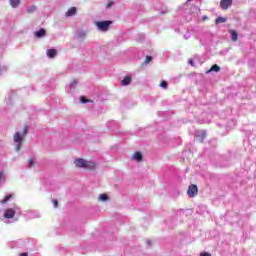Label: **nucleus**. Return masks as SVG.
Instances as JSON below:
<instances>
[{
	"label": "nucleus",
	"mask_w": 256,
	"mask_h": 256,
	"mask_svg": "<svg viewBox=\"0 0 256 256\" xmlns=\"http://www.w3.org/2000/svg\"><path fill=\"white\" fill-rule=\"evenodd\" d=\"M52 203L55 208L59 207V202L57 200H52Z\"/></svg>",
	"instance_id": "obj_27"
},
{
	"label": "nucleus",
	"mask_w": 256,
	"mask_h": 256,
	"mask_svg": "<svg viewBox=\"0 0 256 256\" xmlns=\"http://www.w3.org/2000/svg\"><path fill=\"white\" fill-rule=\"evenodd\" d=\"M99 199H100V201H108L109 196H107V194H101L99 196Z\"/></svg>",
	"instance_id": "obj_20"
},
{
	"label": "nucleus",
	"mask_w": 256,
	"mask_h": 256,
	"mask_svg": "<svg viewBox=\"0 0 256 256\" xmlns=\"http://www.w3.org/2000/svg\"><path fill=\"white\" fill-rule=\"evenodd\" d=\"M231 5H233V0H221L220 1V7L223 9V11H226V9L230 8Z\"/></svg>",
	"instance_id": "obj_6"
},
{
	"label": "nucleus",
	"mask_w": 256,
	"mask_h": 256,
	"mask_svg": "<svg viewBox=\"0 0 256 256\" xmlns=\"http://www.w3.org/2000/svg\"><path fill=\"white\" fill-rule=\"evenodd\" d=\"M28 162L30 167H33L35 165V162L33 161V159H29Z\"/></svg>",
	"instance_id": "obj_29"
},
{
	"label": "nucleus",
	"mask_w": 256,
	"mask_h": 256,
	"mask_svg": "<svg viewBox=\"0 0 256 256\" xmlns=\"http://www.w3.org/2000/svg\"><path fill=\"white\" fill-rule=\"evenodd\" d=\"M20 256H29L27 253H21Z\"/></svg>",
	"instance_id": "obj_33"
},
{
	"label": "nucleus",
	"mask_w": 256,
	"mask_h": 256,
	"mask_svg": "<svg viewBox=\"0 0 256 256\" xmlns=\"http://www.w3.org/2000/svg\"><path fill=\"white\" fill-rule=\"evenodd\" d=\"M131 81L132 78L130 76H126L122 81H121V85H123L124 87L127 85H131Z\"/></svg>",
	"instance_id": "obj_12"
},
{
	"label": "nucleus",
	"mask_w": 256,
	"mask_h": 256,
	"mask_svg": "<svg viewBox=\"0 0 256 256\" xmlns=\"http://www.w3.org/2000/svg\"><path fill=\"white\" fill-rule=\"evenodd\" d=\"M66 17H73V15H77V8L76 7H71L67 12H66Z\"/></svg>",
	"instance_id": "obj_8"
},
{
	"label": "nucleus",
	"mask_w": 256,
	"mask_h": 256,
	"mask_svg": "<svg viewBox=\"0 0 256 256\" xmlns=\"http://www.w3.org/2000/svg\"><path fill=\"white\" fill-rule=\"evenodd\" d=\"M9 3L11 5V7H13L14 9L19 7V5L21 4V0H9Z\"/></svg>",
	"instance_id": "obj_15"
},
{
	"label": "nucleus",
	"mask_w": 256,
	"mask_h": 256,
	"mask_svg": "<svg viewBox=\"0 0 256 256\" xmlns=\"http://www.w3.org/2000/svg\"><path fill=\"white\" fill-rule=\"evenodd\" d=\"M151 61H153V57L147 56L144 63L147 65V64L151 63Z\"/></svg>",
	"instance_id": "obj_22"
},
{
	"label": "nucleus",
	"mask_w": 256,
	"mask_h": 256,
	"mask_svg": "<svg viewBox=\"0 0 256 256\" xmlns=\"http://www.w3.org/2000/svg\"><path fill=\"white\" fill-rule=\"evenodd\" d=\"M189 197H193V184H191L189 187H188V191H187Z\"/></svg>",
	"instance_id": "obj_19"
},
{
	"label": "nucleus",
	"mask_w": 256,
	"mask_h": 256,
	"mask_svg": "<svg viewBox=\"0 0 256 256\" xmlns=\"http://www.w3.org/2000/svg\"><path fill=\"white\" fill-rule=\"evenodd\" d=\"M56 55H57V50H55V49H48L47 50V56L50 59H53Z\"/></svg>",
	"instance_id": "obj_13"
},
{
	"label": "nucleus",
	"mask_w": 256,
	"mask_h": 256,
	"mask_svg": "<svg viewBox=\"0 0 256 256\" xmlns=\"http://www.w3.org/2000/svg\"><path fill=\"white\" fill-rule=\"evenodd\" d=\"M3 179V172H0V181Z\"/></svg>",
	"instance_id": "obj_34"
},
{
	"label": "nucleus",
	"mask_w": 256,
	"mask_h": 256,
	"mask_svg": "<svg viewBox=\"0 0 256 256\" xmlns=\"http://www.w3.org/2000/svg\"><path fill=\"white\" fill-rule=\"evenodd\" d=\"M195 65H203V60H201L197 55L193 58V66L195 67Z\"/></svg>",
	"instance_id": "obj_14"
},
{
	"label": "nucleus",
	"mask_w": 256,
	"mask_h": 256,
	"mask_svg": "<svg viewBox=\"0 0 256 256\" xmlns=\"http://www.w3.org/2000/svg\"><path fill=\"white\" fill-rule=\"evenodd\" d=\"M37 7L32 6L30 9H28V13H33V11H36Z\"/></svg>",
	"instance_id": "obj_26"
},
{
	"label": "nucleus",
	"mask_w": 256,
	"mask_h": 256,
	"mask_svg": "<svg viewBox=\"0 0 256 256\" xmlns=\"http://www.w3.org/2000/svg\"><path fill=\"white\" fill-rule=\"evenodd\" d=\"M188 63H189L190 65H193V59H189Z\"/></svg>",
	"instance_id": "obj_32"
},
{
	"label": "nucleus",
	"mask_w": 256,
	"mask_h": 256,
	"mask_svg": "<svg viewBox=\"0 0 256 256\" xmlns=\"http://www.w3.org/2000/svg\"><path fill=\"white\" fill-rule=\"evenodd\" d=\"M111 25H113V22L109 20L96 22V27L99 31H109V27H111Z\"/></svg>",
	"instance_id": "obj_3"
},
{
	"label": "nucleus",
	"mask_w": 256,
	"mask_h": 256,
	"mask_svg": "<svg viewBox=\"0 0 256 256\" xmlns=\"http://www.w3.org/2000/svg\"><path fill=\"white\" fill-rule=\"evenodd\" d=\"M168 85H169V84H167L166 81H162V82L160 83V87H162V89H167Z\"/></svg>",
	"instance_id": "obj_23"
},
{
	"label": "nucleus",
	"mask_w": 256,
	"mask_h": 256,
	"mask_svg": "<svg viewBox=\"0 0 256 256\" xmlns=\"http://www.w3.org/2000/svg\"><path fill=\"white\" fill-rule=\"evenodd\" d=\"M230 34H231L232 41H237V39L239 38V34H237V31L231 30Z\"/></svg>",
	"instance_id": "obj_16"
},
{
	"label": "nucleus",
	"mask_w": 256,
	"mask_h": 256,
	"mask_svg": "<svg viewBox=\"0 0 256 256\" xmlns=\"http://www.w3.org/2000/svg\"><path fill=\"white\" fill-rule=\"evenodd\" d=\"M80 101H81V103H90V100H88L84 96H81Z\"/></svg>",
	"instance_id": "obj_25"
},
{
	"label": "nucleus",
	"mask_w": 256,
	"mask_h": 256,
	"mask_svg": "<svg viewBox=\"0 0 256 256\" xmlns=\"http://www.w3.org/2000/svg\"><path fill=\"white\" fill-rule=\"evenodd\" d=\"M9 199H13V194L5 196L4 199H2L0 201L1 205H5V203H7V201H9Z\"/></svg>",
	"instance_id": "obj_17"
},
{
	"label": "nucleus",
	"mask_w": 256,
	"mask_h": 256,
	"mask_svg": "<svg viewBox=\"0 0 256 256\" xmlns=\"http://www.w3.org/2000/svg\"><path fill=\"white\" fill-rule=\"evenodd\" d=\"M202 19H203V21H207V19H209V17H207V16L204 15V16L202 17Z\"/></svg>",
	"instance_id": "obj_31"
},
{
	"label": "nucleus",
	"mask_w": 256,
	"mask_h": 256,
	"mask_svg": "<svg viewBox=\"0 0 256 256\" xmlns=\"http://www.w3.org/2000/svg\"><path fill=\"white\" fill-rule=\"evenodd\" d=\"M5 219H13L15 217V209L9 208L4 213Z\"/></svg>",
	"instance_id": "obj_7"
},
{
	"label": "nucleus",
	"mask_w": 256,
	"mask_h": 256,
	"mask_svg": "<svg viewBox=\"0 0 256 256\" xmlns=\"http://www.w3.org/2000/svg\"><path fill=\"white\" fill-rule=\"evenodd\" d=\"M107 9H110V7H113V1H110L106 5Z\"/></svg>",
	"instance_id": "obj_28"
},
{
	"label": "nucleus",
	"mask_w": 256,
	"mask_h": 256,
	"mask_svg": "<svg viewBox=\"0 0 256 256\" xmlns=\"http://www.w3.org/2000/svg\"><path fill=\"white\" fill-rule=\"evenodd\" d=\"M231 124H232L233 126H235V121L232 120V121H231Z\"/></svg>",
	"instance_id": "obj_36"
},
{
	"label": "nucleus",
	"mask_w": 256,
	"mask_h": 256,
	"mask_svg": "<svg viewBox=\"0 0 256 256\" xmlns=\"http://www.w3.org/2000/svg\"><path fill=\"white\" fill-rule=\"evenodd\" d=\"M213 71H214V73H219V71H221V67H219V65H217V64H214L208 71H206V73L209 74Z\"/></svg>",
	"instance_id": "obj_9"
},
{
	"label": "nucleus",
	"mask_w": 256,
	"mask_h": 256,
	"mask_svg": "<svg viewBox=\"0 0 256 256\" xmlns=\"http://www.w3.org/2000/svg\"><path fill=\"white\" fill-rule=\"evenodd\" d=\"M135 161L141 162L143 161V154L141 152H135L132 157Z\"/></svg>",
	"instance_id": "obj_11"
},
{
	"label": "nucleus",
	"mask_w": 256,
	"mask_h": 256,
	"mask_svg": "<svg viewBox=\"0 0 256 256\" xmlns=\"http://www.w3.org/2000/svg\"><path fill=\"white\" fill-rule=\"evenodd\" d=\"M199 210L200 211H207V207H205V206H198V208H196L197 213H199Z\"/></svg>",
	"instance_id": "obj_24"
},
{
	"label": "nucleus",
	"mask_w": 256,
	"mask_h": 256,
	"mask_svg": "<svg viewBox=\"0 0 256 256\" xmlns=\"http://www.w3.org/2000/svg\"><path fill=\"white\" fill-rule=\"evenodd\" d=\"M74 165H76V167L86 169L87 171H95V169H97V164H95V162L87 161L83 158L74 160Z\"/></svg>",
	"instance_id": "obj_2"
},
{
	"label": "nucleus",
	"mask_w": 256,
	"mask_h": 256,
	"mask_svg": "<svg viewBox=\"0 0 256 256\" xmlns=\"http://www.w3.org/2000/svg\"><path fill=\"white\" fill-rule=\"evenodd\" d=\"M75 85H77V82L74 80V81L71 82V86L75 87Z\"/></svg>",
	"instance_id": "obj_30"
},
{
	"label": "nucleus",
	"mask_w": 256,
	"mask_h": 256,
	"mask_svg": "<svg viewBox=\"0 0 256 256\" xmlns=\"http://www.w3.org/2000/svg\"><path fill=\"white\" fill-rule=\"evenodd\" d=\"M46 33L47 32L45 31V29L41 28L40 30L35 32V37L41 39V37H45Z\"/></svg>",
	"instance_id": "obj_10"
},
{
	"label": "nucleus",
	"mask_w": 256,
	"mask_h": 256,
	"mask_svg": "<svg viewBox=\"0 0 256 256\" xmlns=\"http://www.w3.org/2000/svg\"><path fill=\"white\" fill-rule=\"evenodd\" d=\"M195 140L198 141V143H203L205 139L207 138V131L205 130H196L194 133Z\"/></svg>",
	"instance_id": "obj_4"
},
{
	"label": "nucleus",
	"mask_w": 256,
	"mask_h": 256,
	"mask_svg": "<svg viewBox=\"0 0 256 256\" xmlns=\"http://www.w3.org/2000/svg\"><path fill=\"white\" fill-rule=\"evenodd\" d=\"M214 157L215 159H218V161H223L215 163L216 167H229V160H227V158L220 156L219 154L215 155Z\"/></svg>",
	"instance_id": "obj_5"
},
{
	"label": "nucleus",
	"mask_w": 256,
	"mask_h": 256,
	"mask_svg": "<svg viewBox=\"0 0 256 256\" xmlns=\"http://www.w3.org/2000/svg\"><path fill=\"white\" fill-rule=\"evenodd\" d=\"M220 55H225V53L223 51L220 52Z\"/></svg>",
	"instance_id": "obj_37"
},
{
	"label": "nucleus",
	"mask_w": 256,
	"mask_h": 256,
	"mask_svg": "<svg viewBox=\"0 0 256 256\" xmlns=\"http://www.w3.org/2000/svg\"><path fill=\"white\" fill-rule=\"evenodd\" d=\"M215 23L216 25H219V23H227V18L219 16L218 18H216Z\"/></svg>",
	"instance_id": "obj_18"
},
{
	"label": "nucleus",
	"mask_w": 256,
	"mask_h": 256,
	"mask_svg": "<svg viewBox=\"0 0 256 256\" xmlns=\"http://www.w3.org/2000/svg\"><path fill=\"white\" fill-rule=\"evenodd\" d=\"M28 133H29V126L25 125L23 135H21L20 132H16L14 134L13 141H14V143L17 144V146L15 148V151H17V153H19L21 151V145L25 141V135H27Z\"/></svg>",
	"instance_id": "obj_1"
},
{
	"label": "nucleus",
	"mask_w": 256,
	"mask_h": 256,
	"mask_svg": "<svg viewBox=\"0 0 256 256\" xmlns=\"http://www.w3.org/2000/svg\"><path fill=\"white\" fill-rule=\"evenodd\" d=\"M219 127H223V125H221V124H217Z\"/></svg>",
	"instance_id": "obj_38"
},
{
	"label": "nucleus",
	"mask_w": 256,
	"mask_h": 256,
	"mask_svg": "<svg viewBox=\"0 0 256 256\" xmlns=\"http://www.w3.org/2000/svg\"><path fill=\"white\" fill-rule=\"evenodd\" d=\"M191 0H187V3L184 4V7L190 3Z\"/></svg>",
	"instance_id": "obj_35"
},
{
	"label": "nucleus",
	"mask_w": 256,
	"mask_h": 256,
	"mask_svg": "<svg viewBox=\"0 0 256 256\" xmlns=\"http://www.w3.org/2000/svg\"><path fill=\"white\" fill-rule=\"evenodd\" d=\"M197 193H199V188H197V185H193V196L195 197V195H197Z\"/></svg>",
	"instance_id": "obj_21"
}]
</instances>
